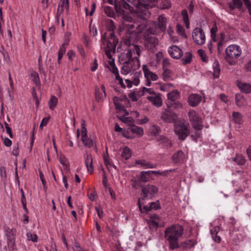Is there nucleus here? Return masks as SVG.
Returning a JSON list of instances; mask_svg holds the SVG:
<instances>
[{
  "label": "nucleus",
  "instance_id": "obj_56",
  "mask_svg": "<svg viewBox=\"0 0 251 251\" xmlns=\"http://www.w3.org/2000/svg\"><path fill=\"white\" fill-rule=\"evenodd\" d=\"M95 96L97 100H100L102 99L103 95L102 93L100 92V89L98 87L96 88L95 89Z\"/></svg>",
  "mask_w": 251,
  "mask_h": 251
},
{
  "label": "nucleus",
  "instance_id": "obj_55",
  "mask_svg": "<svg viewBox=\"0 0 251 251\" xmlns=\"http://www.w3.org/2000/svg\"><path fill=\"white\" fill-rule=\"evenodd\" d=\"M31 76L33 77V81L36 84H38L40 82L39 77L38 73L36 72H32Z\"/></svg>",
  "mask_w": 251,
  "mask_h": 251
},
{
  "label": "nucleus",
  "instance_id": "obj_21",
  "mask_svg": "<svg viewBox=\"0 0 251 251\" xmlns=\"http://www.w3.org/2000/svg\"><path fill=\"white\" fill-rule=\"evenodd\" d=\"M167 18L162 15L158 18L157 27L161 31H164L166 29Z\"/></svg>",
  "mask_w": 251,
  "mask_h": 251
},
{
  "label": "nucleus",
  "instance_id": "obj_36",
  "mask_svg": "<svg viewBox=\"0 0 251 251\" xmlns=\"http://www.w3.org/2000/svg\"><path fill=\"white\" fill-rule=\"evenodd\" d=\"M218 232L217 227H214L210 230L212 239L216 242L219 243L221 241V238L220 236L217 235Z\"/></svg>",
  "mask_w": 251,
  "mask_h": 251
},
{
  "label": "nucleus",
  "instance_id": "obj_20",
  "mask_svg": "<svg viewBox=\"0 0 251 251\" xmlns=\"http://www.w3.org/2000/svg\"><path fill=\"white\" fill-rule=\"evenodd\" d=\"M185 155L183 152L179 150L175 152L172 156L173 162L175 163H178L183 161Z\"/></svg>",
  "mask_w": 251,
  "mask_h": 251
},
{
  "label": "nucleus",
  "instance_id": "obj_26",
  "mask_svg": "<svg viewBox=\"0 0 251 251\" xmlns=\"http://www.w3.org/2000/svg\"><path fill=\"white\" fill-rule=\"evenodd\" d=\"M168 101L174 102L179 98V94L177 90H174L167 94Z\"/></svg>",
  "mask_w": 251,
  "mask_h": 251
},
{
  "label": "nucleus",
  "instance_id": "obj_31",
  "mask_svg": "<svg viewBox=\"0 0 251 251\" xmlns=\"http://www.w3.org/2000/svg\"><path fill=\"white\" fill-rule=\"evenodd\" d=\"M157 142L159 145H162L166 147L168 146H172V143L170 140L168 138L163 136H161L157 140Z\"/></svg>",
  "mask_w": 251,
  "mask_h": 251
},
{
  "label": "nucleus",
  "instance_id": "obj_63",
  "mask_svg": "<svg viewBox=\"0 0 251 251\" xmlns=\"http://www.w3.org/2000/svg\"><path fill=\"white\" fill-rule=\"evenodd\" d=\"M89 29L90 33L93 36H95L97 34V29L96 26L94 25L91 26V25H90Z\"/></svg>",
  "mask_w": 251,
  "mask_h": 251
},
{
  "label": "nucleus",
  "instance_id": "obj_6",
  "mask_svg": "<svg viewBox=\"0 0 251 251\" xmlns=\"http://www.w3.org/2000/svg\"><path fill=\"white\" fill-rule=\"evenodd\" d=\"M144 47L148 51L154 53L157 50L158 39L156 36H149L147 34L143 35Z\"/></svg>",
  "mask_w": 251,
  "mask_h": 251
},
{
  "label": "nucleus",
  "instance_id": "obj_13",
  "mask_svg": "<svg viewBox=\"0 0 251 251\" xmlns=\"http://www.w3.org/2000/svg\"><path fill=\"white\" fill-rule=\"evenodd\" d=\"M177 117L176 114L172 111V110L168 108L162 112L161 119L165 123H172L175 122Z\"/></svg>",
  "mask_w": 251,
  "mask_h": 251
},
{
  "label": "nucleus",
  "instance_id": "obj_25",
  "mask_svg": "<svg viewBox=\"0 0 251 251\" xmlns=\"http://www.w3.org/2000/svg\"><path fill=\"white\" fill-rule=\"evenodd\" d=\"M147 99L157 107L161 106L162 104V100L160 96H154L148 97Z\"/></svg>",
  "mask_w": 251,
  "mask_h": 251
},
{
  "label": "nucleus",
  "instance_id": "obj_48",
  "mask_svg": "<svg viewBox=\"0 0 251 251\" xmlns=\"http://www.w3.org/2000/svg\"><path fill=\"white\" fill-rule=\"evenodd\" d=\"M104 11L105 14L108 17L114 18L115 16V13L112 8L110 6H106L104 8Z\"/></svg>",
  "mask_w": 251,
  "mask_h": 251
},
{
  "label": "nucleus",
  "instance_id": "obj_42",
  "mask_svg": "<svg viewBox=\"0 0 251 251\" xmlns=\"http://www.w3.org/2000/svg\"><path fill=\"white\" fill-rule=\"evenodd\" d=\"M131 153L130 149L127 147H125L123 149L122 153V157L127 160L131 157Z\"/></svg>",
  "mask_w": 251,
  "mask_h": 251
},
{
  "label": "nucleus",
  "instance_id": "obj_40",
  "mask_svg": "<svg viewBox=\"0 0 251 251\" xmlns=\"http://www.w3.org/2000/svg\"><path fill=\"white\" fill-rule=\"evenodd\" d=\"M233 160L239 165H243L246 162V159L241 154H237L236 156L233 158Z\"/></svg>",
  "mask_w": 251,
  "mask_h": 251
},
{
  "label": "nucleus",
  "instance_id": "obj_1",
  "mask_svg": "<svg viewBox=\"0 0 251 251\" xmlns=\"http://www.w3.org/2000/svg\"><path fill=\"white\" fill-rule=\"evenodd\" d=\"M183 233V227L179 225H173L165 229L164 238L169 243L170 250H173L179 247L178 238Z\"/></svg>",
  "mask_w": 251,
  "mask_h": 251
},
{
  "label": "nucleus",
  "instance_id": "obj_50",
  "mask_svg": "<svg viewBox=\"0 0 251 251\" xmlns=\"http://www.w3.org/2000/svg\"><path fill=\"white\" fill-rule=\"evenodd\" d=\"M148 223L151 229L155 230L157 228L158 226V221L154 220H149Z\"/></svg>",
  "mask_w": 251,
  "mask_h": 251
},
{
  "label": "nucleus",
  "instance_id": "obj_10",
  "mask_svg": "<svg viewBox=\"0 0 251 251\" xmlns=\"http://www.w3.org/2000/svg\"><path fill=\"white\" fill-rule=\"evenodd\" d=\"M242 53V50L239 46L236 45H231L227 47L226 50V57L234 59L239 57Z\"/></svg>",
  "mask_w": 251,
  "mask_h": 251
},
{
  "label": "nucleus",
  "instance_id": "obj_22",
  "mask_svg": "<svg viewBox=\"0 0 251 251\" xmlns=\"http://www.w3.org/2000/svg\"><path fill=\"white\" fill-rule=\"evenodd\" d=\"M127 63L129 64V67H132V70L135 71L139 69L140 67V60L139 58L135 57L133 59L126 60Z\"/></svg>",
  "mask_w": 251,
  "mask_h": 251
},
{
  "label": "nucleus",
  "instance_id": "obj_54",
  "mask_svg": "<svg viewBox=\"0 0 251 251\" xmlns=\"http://www.w3.org/2000/svg\"><path fill=\"white\" fill-rule=\"evenodd\" d=\"M132 48L128 49L127 52L122 55L123 56V58H125L126 59H127V60L134 59V58L132 57Z\"/></svg>",
  "mask_w": 251,
  "mask_h": 251
},
{
  "label": "nucleus",
  "instance_id": "obj_37",
  "mask_svg": "<svg viewBox=\"0 0 251 251\" xmlns=\"http://www.w3.org/2000/svg\"><path fill=\"white\" fill-rule=\"evenodd\" d=\"M58 103L57 98L54 96H51L49 101V108L53 110L56 107Z\"/></svg>",
  "mask_w": 251,
  "mask_h": 251
},
{
  "label": "nucleus",
  "instance_id": "obj_43",
  "mask_svg": "<svg viewBox=\"0 0 251 251\" xmlns=\"http://www.w3.org/2000/svg\"><path fill=\"white\" fill-rule=\"evenodd\" d=\"M111 60L109 61V64L111 69L108 67L109 69L114 75L119 73L118 70L115 64L114 58L112 57Z\"/></svg>",
  "mask_w": 251,
  "mask_h": 251
},
{
  "label": "nucleus",
  "instance_id": "obj_4",
  "mask_svg": "<svg viewBox=\"0 0 251 251\" xmlns=\"http://www.w3.org/2000/svg\"><path fill=\"white\" fill-rule=\"evenodd\" d=\"M157 3V0H133L132 4L136 7V12H141L142 13L140 16L144 18V16L148 12L147 10L155 7Z\"/></svg>",
  "mask_w": 251,
  "mask_h": 251
},
{
  "label": "nucleus",
  "instance_id": "obj_19",
  "mask_svg": "<svg viewBox=\"0 0 251 251\" xmlns=\"http://www.w3.org/2000/svg\"><path fill=\"white\" fill-rule=\"evenodd\" d=\"M237 85L242 92L246 94L251 93V85L250 84L237 81Z\"/></svg>",
  "mask_w": 251,
  "mask_h": 251
},
{
  "label": "nucleus",
  "instance_id": "obj_60",
  "mask_svg": "<svg viewBox=\"0 0 251 251\" xmlns=\"http://www.w3.org/2000/svg\"><path fill=\"white\" fill-rule=\"evenodd\" d=\"M124 123H125L126 124H128L130 127L134 126V120L131 117H126L124 118Z\"/></svg>",
  "mask_w": 251,
  "mask_h": 251
},
{
  "label": "nucleus",
  "instance_id": "obj_5",
  "mask_svg": "<svg viewBox=\"0 0 251 251\" xmlns=\"http://www.w3.org/2000/svg\"><path fill=\"white\" fill-rule=\"evenodd\" d=\"M141 202L145 200H151L154 198L158 192V188L153 184H148L144 186H141Z\"/></svg>",
  "mask_w": 251,
  "mask_h": 251
},
{
  "label": "nucleus",
  "instance_id": "obj_32",
  "mask_svg": "<svg viewBox=\"0 0 251 251\" xmlns=\"http://www.w3.org/2000/svg\"><path fill=\"white\" fill-rule=\"evenodd\" d=\"M232 117L234 122L237 124H241L243 122V116L239 112H233Z\"/></svg>",
  "mask_w": 251,
  "mask_h": 251
},
{
  "label": "nucleus",
  "instance_id": "obj_24",
  "mask_svg": "<svg viewBox=\"0 0 251 251\" xmlns=\"http://www.w3.org/2000/svg\"><path fill=\"white\" fill-rule=\"evenodd\" d=\"M228 6L231 11L235 8L240 10L243 6V2L241 0H232L230 2L228 3Z\"/></svg>",
  "mask_w": 251,
  "mask_h": 251
},
{
  "label": "nucleus",
  "instance_id": "obj_61",
  "mask_svg": "<svg viewBox=\"0 0 251 251\" xmlns=\"http://www.w3.org/2000/svg\"><path fill=\"white\" fill-rule=\"evenodd\" d=\"M59 160L60 161V163L64 166L67 167V159L65 157V156L62 154H60L59 156Z\"/></svg>",
  "mask_w": 251,
  "mask_h": 251
},
{
  "label": "nucleus",
  "instance_id": "obj_62",
  "mask_svg": "<svg viewBox=\"0 0 251 251\" xmlns=\"http://www.w3.org/2000/svg\"><path fill=\"white\" fill-rule=\"evenodd\" d=\"M0 176L3 179H6V168L4 166H1L0 168Z\"/></svg>",
  "mask_w": 251,
  "mask_h": 251
},
{
  "label": "nucleus",
  "instance_id": "obj_8",
  "mask_svg": "<svg viewBox=\"0 0 251 251\" xmlns=\"http://www.w3.org/2000/svg\"><path fill=\"white\" fill-rule=\"evenodd\" d=\"M137 204L139 210L142 213H147L152 209L157 210L161 208L159 200H157L155 202H150L148 205H144L142 208V205L144 204V202H141V199H138Z\"/></svg>",
  "mask_w": 251,
  "mask_h": 251
},
{
  "label": "nucleus",
  "instance_id": "obj_38",
  "mask_svg": "<svg viewBox=\"0 0 251 251\" xmlns=\"http://www.w3.org/2000/svg\"><path fill=\"white\" fill-rule=\"evenodd\" d=\"M132 71V67H129V64L126 61L123 63V66L121 70V74L123 75H127Z\"/></svg>",
  "mask_w": 251,
  "mask_h": 251
},
{
  "label": "nucleus",
  "instance_id": "obj_9",
  "mask_svg": "<svg viewBox=\"0 0 251 251\" xmlns=\"http://www.w3.org/2000/svg\"><path fill=\"white\" fill-rule=\"evenodd\" d=\"M188 116L193 127L197 130H201L203 125L198 114L195 110H192L189 112Z\"/></svg>",
  "mask_w": 251,
  "mask_h": 251
},
{
  "label": "nucleus",
  "instance_id": "obj_39",
  "mask_svg": "<svg viewBox=\"0 0 251 251\" xmlns=\"http://www.w3.org/2000/svg\"><path fill=\"white\" fill-rule=\"evenodd\" d=\"M167 107L172 110V108H179L182 107V104L179 101H175L174 102H167Z\"/></svg>",
  "mask_w": 251,
  "mask_h": 251
},
{
  "label": "nucleus",
  "instance_id": "obj_58",
  "mask_svg": "<svg viewBox=\"0 0 251 251\" xmlns=\"http://www.w3.org/2000/svg\"><path fill=\"white\" fill-rule=\"evenodd\" d=\"M27 239L29 240H31L32 241L35 242L37 241V236L35 234H33L31 233H27Z\"/></svg>",
  "mask_w": 251,
  "mask_h": 251
},
{
  "label": "nucleus",
  "instance_id": "obj_49",
  "mask_svg": "<svg viewBox=\"0 0 251 251\" xmlns=\"http://www.w3.org/2000/svg\"><path fill=\"white\" fill-rule=\"evenodd\" d=\"M199 55L201 56V59L203 62H207L208 57L205 54V51L202 49H200L198 50Z\"/></svg>",
  "mask_w": 251,
  "mask_h": 251
},
{
  "label": "nucleus",
  "instance_id": "obj_12",
  "mask_svg": "<svg viewBox=\"0 0 251 251\" xmlns=\"http://www.w3.org/2000/svg\"><path fill=\"white\" fill-rule=\"evenodd\" d=\"M192 37L194 42L198 45H202L205 43V34L201 28H196L193 30Z\"/></svg>",
  "mask_w": 251,
  "mask_h": 251
},
{
  "label": "nucleus",
  "instance_id": "obj_15",
  "mask_svg": "<svg viewBox=\"0 0 251 251\" xmlns=\"http://www.w3.org/2000/svg\"><path fill=\"white\" fill-rule=\"evenodd\" d=\"M168 52L172 58L176 59H180L183 55V51L181 49L176 45L170 47L168 49Z\"/></svg>",
  "mask_w": 251,
  "mask_h": 251
},
{
  "label": "nucleus",
  "instance_id": "obj_2",
  "mask_svg": "<svg viewBox=\"0 0 251 251\" xmlns=\"http://www.w3.org/2000/svg\"><path fill=\"white\" fill-rule=\"evenodd\" d=\"M123 28L126 30L125 37L123 39V43L127 46H130L134 42V33L135 24V23L132 22V18L131 17L123 16Z\"/></svg>",
  "mask_w": 251,
  "mask_h": 251
},
{
  "label": "nucleus",
  "instance_id": "obj_23",
  "mask_svg": "<svg viewBox=\"0 0 251 251\" xmlns=\"http://www.w3.org/2000/svg\"><path fill=\"white\" fill-rule=\"evenodd\" d=\"M151 177V174L149 171H142L140 173V177L138 180V182L140 186H142V182H146L149 181Z\"/></svg>",
  "mask_w": 251,
  "mask_h": 251
},
{
  "label": "nucleus",
  "instance_id": "obj_27",
  "mask_svg": "<svg viewBox=\"0 0 251 251\" xmlns=\"http://www.w3.org/2000/svg\"><path fill=\"white\" fill-rule=\"evenodd\" d=\"M163 73L162 74L163 79L164 81H168L173 80L172 72L168 68L163 69Z\"/></svg>",
  "mask_w": 251,
  "mask_h": 251
},
{
  "label": "nucleus",
  "instance_id": "obj_17",
  "mask_svg": "<svg viewBox=\"0 0 251 251\" xmlns=\"http://www.w3.org/2000/svg\"><path fill=\"white\" fill-rule=\"evenodd\" d=\"M201 100V96L197 94H192L188 98V102L193 107L197 105Z\"/></svg>",
  "mask_w": 251,
  "mask_h": 251
},
{
  "label": "nucleus",
  "instance_id": "obj_11",
  "mask_svg": "<svg viewBox=\"0 0 251 251\" xmlns=\"http://www.w3.org/2000/svg\"><path fill=\"white\" fill-rule=\"evenodd\" d=\"M175 132L178 139L183 141L189 134L190 130L184 124H180L176 126Z\"/></svg>",
  "mask_w": 251,
  "mask_h": 251
},
{
  "label": "nucleus",
  "instance_id": "obj_30",
  "mask_svg": "<svg viewBox=\"0 0 251 251\" xmlns=\"http://www.w3.org/2000/svg\"><path fill=\"white\" fill-rule=\"evenodd\" d=\"M213 76L214 78H218L220 73L221 69L220 64L217 60H215L213 65Z\"/></svg>",
  "mask_w": 251,
  "mask_h": 251
},
{
  "label": "nucleus",
  "instance_id": "obj_51",
  "mask_svg": "<svg viewBox=\"0 0 251 251\" xmlns=\"http://www.w3.org/2000/svg\"><path fill=\"white\" fill-rule=\"evenodd\" d=\"M176 28L177 31L180 35H181L182 37H184L185 38H186L187 37V35L185 34V30L182 25L178 24L176 25Z\"/></svg>",
  "mask_w": 251,
  "mask_h": 251
},
{
  "label": "nucleus",
  "instance_id": "obj_46",
  "mask_svg": "<svg viewBox=\"0 0 251 251\" xmlns=\"http://www.w3.org/2000/svg\"><path fill=\"white\" fill-rule=\"evenodd\" d=\"M156 28L153 26H150L147 31L144 33L143 35H148L149 36H155L154 35L156 34Z\"/></svg>",
  "mask_w": 251,
  "mask_h": 251
},
{
  "label": "nucleus",
  "instance_id": "obj_33",
  "mask_svg": "<svg viewBox=\"0 0 251 251\" xmlns=\"http://www.w3.org/2000/svg\"><path fill=\"white\" fill-rule=\"evenodd\" d=\"M193 55L191 52H187L185 53L184 56L181 59L182 63L185 65L190 64L192 61Z\"/></svg>",
  "mask_w": 251,
  "mask_h": 251
},
{
  "label": "nucleus",
  "instance_id": "obj_52",
  "mask_svg": "<svg viewBox=\"0 0 251 251\" xmlns=\"http://www.w3.org/2000/svg\"><path fill=\"white\" fill-rule=\"evenodd\" d=\"M130 46H133V48H132L133 52L135 53L138 57H139L141 55V52L140 47L138 45H134V42H133V44H131Z\"/></svg>",
  "mask_w": 251,
  "mask_h": 251
},
{
  "label": "nucleus",
  "instance_id": "obj_3",
  "mask_svg": "<svg viewBox=\"0 0 251 251\" xmlns=\"http://www.w3.org/2000/svg\"><path fill=\"white\" fill-rule=\"evenodd\" d=\"M101 43L105 47L103 49L105 54L109 59H112L111 53H115L116 47L118 43V39L114 34V32H110L109 36L106 38V33H104L101 38Z\"/></svg>",
  "mask_w": 251,
  "mask_h": 251
},
{
  "label": "nucleus",
  "instance_id": "obj_57",
  "mask_svg": "<svg viewBox=\"0 0 251 251\" xmlns=\"http://www.w3.org/2000/svg\"><path fill=\"white\" fill-rule=\"evenodd\" d=\"M244 239V236L241 234H237L234 238V241L236 245H238L241 241Z\"/></svg>",
  "mask_w": 251,
  "mask_h": 251
},
{
  "label": "nucleus",
  "instance_id": "obj_34",
  "mask_svg": "<svg viewBox=\"0 0 251 251\" xmlns=\"http://www.w3.org/2000/svg\"><path fill=\"white\" fill-rule=\"evenodd\" d=\"M61 4L59 5L57 9V13L61 14L63 11V8L65 7L67 10L69 9V0H60Z\"/></svg>",
  "mask_w": 251,
  "mask_h": 251
},
{
  "label": "nucleus",
  "instance_id": "obj_18",
  "mask_svg": "<svg viewBox=\"0 0 251 251\" xmlns=\"http://www.w3.org/2000/svg\"><path fill=\"white\" fill-rule=\"evenodd\" d=\"M85 157V163L87 168V170L91 174L93 172L94 168L93 166V158L91 154L87 153L84 156Z\"/></svg>",
  "mask_w": 251,
  "mask_h": 251
},
{
  "label": "nucleus",
  "instance_id": "obj_35",
  "mask_svg": "<svg viewBox=\"0 0 251 251\" xmlns=\"http://www.w3.org/2000/svg\"><path fill=\"white\" fill-rule=\"evenodd\" d=\"M197 242L195 240H188L182 243L181 246L183 249H190Z\"/></svg>",
  "mask_w": 251,
  "mask_h": 251
},
{
  "label": "nucleus",
  "instance_id": "obj_41",
  "mask_svg": "<svg viewBox=\"0 0 251 251\" xmlns=\"http://www.w3.org/2000/svg\"><path fill=\"white\" fill-rule=\"evenodd\" d=\"M81 140L84 145L87 148H91L93 145L92 140L88 137L87 135L85 137H81Z\"/></svg>",
  "mask_w": 251,
  "mask_h": 251
},
{
  "label": "nucleus",
  "instance_id": "obj_45",
  "mask_svg": "<svg viewBox=\"0 0 251 251\" xmlns=\"http://www.w3.org/2000/svg\"><path fill=\"white\" fill-rule=\"evenodd\" d=\"M171 7V3L170 0H162L160 3V8L162 9H168Z\"/></svg>",
  "mask_w": 251,
  "mask_h": 251
},
{
  "label": "nucleus",
  "instance_id": "obj_53",
  "mask_svg": "<svg viewBox=\"0 0 251 251\" xmlns=\"http://www.w3.org/2000/svg\"><path fill=\"white\" fill-rule=\"evenodd\" d=\"M107 27L111 32H114L116 26L114 25V22L112 20H108L107 21Z\"/></svg>",
  "mask_w": 251,
  "mask_h": 251
},
{
  "label": "nucleus",
  "instance_id": "obj_7",
  "mask_svg": "<svg viewBox=\"0 0 251 251\" xmlns=\"http://www.w3.org/2000/svg\"><path fill=\"white\" fill-rule=\"evenodd\" d=\"M114 6L116 11L120 15L126 16L125 10H129L130 12L134 10L132 6L126 3L124 0H114Z\"/></svg>",
  "mask_w": 251,
  "mask_h": 251
},
{
  "label": "nucleus",
  "instance_id": "obj_16",
  "mask_svg": "<svg viewBox=\"0 0 251 251\" xmlns=\"http://www.w3.org/2000/svg\"><path fill=\"white\" fill-rule=\"evenodd\" d=\"M143 71L145 77L147 79H150L152 81H155L158 79V76L155 73L151 72L147 65H143Z\"/></svg>",
  "mask_w": 251,
  "mask_h": 251
},
{
  "label": "nucleus",
  "instance_id": "obj_59",
  "mask_svg": "<svg viewBox=\"0 0 251 251\" xmlns=\"http://www.w3.org/2000/svg\"><path fill=\"white\" fill-rule=\"evenodd\" d=\"M87 135V130L86 128V126L84 121L81 123V137L86 136Z\"/></svg>",
  "mask_w": 251,
  "mask_h": 251
},
{
  "label": "nucleus",
  "instance_id": "obj_64",
  "mask_svg": "<svg viewBox=\"0 0 251 251\" xmlns=\"http://www.w3.org/2000/svg\"><path fill=\"white\" fill-rule=\"evenodd\" d=\"M244 4L249 11V14L251 16V2L250 0H245Z\"/></svg>",
  "mask_w": 251,
  "mask_h": 251
},
{
  "label": "nucleus",
  "instance_id": "obj_47",
  "mask_svg": "<svg viewBox=\"0 0 251 251\" xmlns=\"http://www.w3.org/2000/svg\"><path fill=\"white\" fill-rule=\"evenodd\" d=\"M136 163L138 164H140L142 166L146 167L148 168H153L155 166L152 164L151 162H146L145 160H137L136 161Z\"/></svg>",
  "mask_w": 251,
  "mask_h": 251
},
{
  "label": "nucleus",
  "instance_id": "obj_28",
  "mask_svg": "<svg viewBox=\"0 0 251 251\" xmlns=\"http://www.w3.org/2000/svg\"><path fill=\"white\" fill-rule=\"evenodd\" d=\"M145 28V25L143 24H138L135 26L134 33L135 34H133L134 36V42L137 39L139 36L143 32Z\"/></svg>",
  "mask_w": 251,
  "mask_h": 251
},
{
  "label": "nucleus",
  "instance_id": "obj_29",
  "mask_svg": "<svg viewBox=\"0 0 251 251\" xmlns=\"http://www.w3.org/2000/svg\"><path fill=\"white\" fill-rule=\"evenodd\" d=\"M128 130L134 134L142 136L143 134V129L141 127L134 126L128 128Z\"/></svg>",
  "mask_w": 251,
  "mask_h": 251
},
{
  "label": "nucleus",
  "instance_id": "obj_44",
  "mask_svg": "<svg viewBox=\"0 0 251 251\" xmlns=\"http://www.w3.org/2000/svg\"><path fill=\"white\" fill-rule=\"evenodd\" d=\"M181 14L183 16V19L185 26L187 28H188L189 27V21L187 10L185 9L183 10L181 12Z\"/></svg>",
  "mask_w": 251,
  "mask_h": 251
},
{
  "label": "nucleus",
  "instance_id": "obj_14",
  "mask_svg": "<svg viewBox=\"0 0 251 251\" xmlns=\"http://www.w3.org/2000/svg\"><path fill=\"white\" fill-rule=\"evenodd\" d=\"M5 234L7 236V244L11 248H13L15 244V239L17 230L15 228L7 227L5 230Z\"/></svg>",
  "mask_w": 251,
  "mask_h": 251
}]
</instances>
